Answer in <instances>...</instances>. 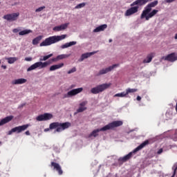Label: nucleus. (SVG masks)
<instances>
[{
	"label": "nucleus",
	"instance_id": "4be33fe9",
	"mask_svg": "<svg viewBox=\"0 0 177 177\" xmlns=\"http://www.w3.org/2000/svg\"><path fill=\"white\" fill-rule=\"evenodd\" d=\"M76 44H77V41H71L69 43H66L65 44L61 46V48H62V49L67 48L68 47L75 46Z\"/></svg>",
	"mask_w": 177,
	"mask_h": 177
},
{
	"label": "nucleus",
	"instance_id": "79ce46f5",
	"mask_svg": "<svg viewBox=\"0 0 177 177\" xmlns=\"http://www.w3.org/2000/svg\"><path fill=\"white\" fill-rule=\"evenodd\" d=\"M26 135H27L28 136H29V135H30V131H26Z\"/></svg>",
	"mask_w": 177,
	"mask_h": 177
},
{
	"label": "nucleus",
	"instance_id": "2eb2a0df",
	"mask_svg": "<svg viewBox=\"0 0 177 177\" xmlns=\"http://www.w3.org/2000/svg\"><path fill=\"white\" fill-rule=\"evenodd\" d=\"M51 167H54V169H56V171H58L59 175H62L63 171H62V167H61V166L59 165V164L56 163V162H51Z\"/></svg>",
	"mask_w": 177,
	"mask_h": 177
},
{
	"label": "nucleus",
	"instance_id": "ddd939ff",
	"mask_svg": "<svg viewBox=\"0 0 177 177\" xmlns=\"http://www.w3.org/2000/svg\"><path fill=\"white\" fill-rule=\"evenodd\" d=\"M53 118V115L51 113H46L37 116L36 119L38 121H46V120H49Z\"/></svg>",
	"mask_w": 177,
	"mask_h": 177
},
{
	"label": "nucleus",
	"instance_id": "c756f323",
	"mask_svg": "<svg viewBox=\"0 0 177 177\" xmlns=\"http://www.w3.org/2000/svg\"><path fill=\"white\" fill-rule=\"evenodd\" d=\"M136 91H138V89H136V88H129L127 89H126V93L127 94V95L131 93H135Z\"/></svg>",
	"mask_w": 177,
	"mask_h": 177
},
{
	"label": "nucleus",
	"instance_id": "8fccbe9b",
	"mask_svg": "<svg viewBox=\"0 0 177 177\" xmlns=\"http://www.w3.org/2000/svg\"><path fill=\"white\" fill-rule=\"evenodd\" d=\"M176 133L177 134V130L176 131Z\"/></svg>",
	"mask_w": 177,
	"mask_h": 177
},
{
	"label": "nucleus",
	"instance_id": "7c9ffc66",
	"mask_svg": "<svg viewBox=\"0 0 177 177\" xmlns=\"http://www.w3.org/2000/svg\"><path fill=\"white\" fill-rule=\"evenodd\" d=\"M86 109L87 108L85 107V106H80V108L77 110V113H82V112L84 111L85 110H86Z\"/></svg>",
	"mask_w": 177,
	"mask_h": 177
},
{
	"label": "nucleus",
	"instance_id": "7ed1b4c3",
	"mask_svg": "<svg viewBox=\"0 0 177 177\" xmlns=\"http://www.w3.org/2000/svg\"><path fill=\"white\" fill-rule=\"evenodd\" d=\"M53 55V54H50L48 55H46V56L41 57L39 59L40 62H37L35 63L34 64H32L31 66H30L27 69V71L29 72V71L35 70L36 68L42 69V68H46L48 66H49L50 64V62H42V61H46L50 57H51Z\"/></svg>",
	"mask_w": 177,
	"mask_h": 177
},
{
	"label": "nucleus",
	"instance_id": "1a4fd4ad",
	"mask_svg": "<svg viewBox=\"0 0 177 177\" xmlns=\"http://www.w3.org/2000/svg\"><path fill=\"white\" fill-rule=\"evenodd\" d=\"M83 91V88H75V89H73L70 91H68L67 93L64 95L63 98H69L73 96H75L76 95H77L78 93H81Z\"/></svg>",
	"mask_w": 177,
	"mask_h": 177
},
{
	"label": "nucleus",
	"instance_id": "5701e85b",
	"mask_svg": "<svg viewBox=\"0 0 177 177\" xmlns=\"http://www.w3.org/2000/svg\"><path fill=\"white\" fill-rule=\"evenodd\" d=\"M64 65V64L63 63H62V64H55V65L51 66L50 68V71H54L57 69H59L62 67H63Z\"/></svg>",
	"mask_w": 177,
	"mask_h": 177
},
{
	"label": "nucleus",
	"instance_id": "c03bdc74",
	"mask_svg": "<svg viewBox=\"0 0 177 177\" xmlns=\"http://www.w3.org/2000/svg\"><path fill=\"white\" fill-rule=\"evenodd\" d=\"M3 68H4V69H6V66H4V65H3L2 66H1Z\"/></svg>",
	"mask_w": 177,
	"mask_h": 177
},
{
	"label": "nucleus",
	"instance_id": "b1692460",
	"mask_svg": "<svg viewBox=\"0 0 177 177\" xmlns=\"http://www.w3.org/2000/svg\"><path fill=\"white\" fill-rule=\"evenodd\" d=\"M68 57H70V55L63 54V55H58L56 58H54L52 60L54 61V62H56V61L59 60V59H66Z\"/></svg>",
	"mask_w": 177,
	"mask_h": 177
},
{
	"label": "nucleus",
	"instance_id": "6e6552de",
	"mask_svg": "<svg viewBox=\"0 0 177 177\" xmlns=\"http://www.w3.org/2000/svg\"><path fill=\"white\" fill-rule=\"evenodd\" d=\"M29 126L30 124H27L22 126L16 127L12 129L10 131H9L8 135H12V133H21V132H24V131H26V129Z\"/></svg>",
	"mask_w": 177,
	"mask_h": 177
},
{
	"label": "nucleus",
	"instance_id": "39448f33",
	"mask_svg": "<svg viewBox=\"0 0 177 177\" xmlns=\"http://www.w3.org/2000/svg\"><path fill=\"white\" fill-rule=\"evenodd\" d=\"M66 37V35H55L50 37L46 38L43 42L40 44V46H48L55 43H57Z\"/></svg>",
	"mask_w": 177,
	"mask_h": 177
},
{
	"label": "nucleus",
	"instance_id": "0eeeda50",
	"mask_svg": "<svg viewBox=\"0 0 177 177\" xmlns=\"http://www.w3.org/2000/svg\"><path fill=\"white\" fill-rule=\"evenodd\" d=\"M111 84H102L101 85H98L93 88H91V92L93 94H98L100 93L103 92L104 90L107 89L110 87Z\"/></svg>",
	"mask_w": 177,
	"mask_h": 177
},
{
	"label": "nucleus",
	"instance_id": "cd10ccee",
	"mask_svg": "<svg viewBox=\"0 0 177 177\" xmlns=\"http://www.w3.org/2000/svg\"><path fill=\"white\" fill-rule=\"evenodd\" d=\"M6 59L8 60V62L10 64H14L16 61L18 60L17 57H8L6 58Z\"/></svg>",
	"mask_w": 177,
	"mask_h": 177
},
{
	"label": "nucleus",
	"instance_id": "e433bc0d",
	"mask_svg": "<svg viewBox=\"0 0 177 177\" xmlns=\"http://www.w3.org/2000/svg\"><path fill=\"white\" fill-rule=\"evenodd\" d=\"M87 103H88L87 101H84V102H82L80 105V106L85 107V106L87 104Z\"/></svg>",
	"mask_w": 177,
	"mask_h": 177
},
{
	"label": "nucleus",
	"instance_id": "473e14b6",
	"mask_svg": "<svg viewBox=\"0 0 177 177\" xmlns=\"http://www.w3.org/2000/svg\"><path fill=\"white\" fill-rule=\"evenodd\" d=\"M77 71V68L75 67H73L72 69L68 71V74H71L75 73Z\"/></svg>",
	"mask_w": 177,
	"mask_h": 177
},
{
	"label": "nucleus",
	"instance_id": "09e8293b",
	"mask_svg": "<svg viewBox=\"0 0 177 177\" xmlns=\"http://www.w3.org/2000/svg\"><path fill=\"white\" fill-rule=\"evenodd\" d=\"M176 111L177 112V102H176Z\"/></svg>",
	"mask_w": 177,
	"mask_h": 177
},
{
	"label": "nucleus",
	"instance_id": "20e7f679",
	"mask_svg": "<svg viewBox=\"0 0 177 177\" xmlns=\"http://www.w3.org/2000/svg\"><path fill=\"white\" fill-rule=\"evenodd\" d=\"M71 126V124L68 122H53L50 124L49 128L45 129L44 132H48L50 129H56L54 131V133H56V132H62L63 131H65V129H68V127Z\"/></svg>",
	"mask_w": 177,
	"mask_h": 177
},
{
	"label": "nucleus",
	"instance_id": "f704fd0d",
	"mask_svg": "<svg viewBox=\"0 0 177 177\" xmlns=\"http://www.w3.org/2000/svg\"><path fill=\"white\" fill-rule=\"evenodd\" d=\"M174 167H175L174 169V173H173V174H172V176L171 177H175V175L176 174L177 166L174 165Z\"/></svg>",
	"mask_w": 177,
	"mask_h": 177
},
{
	"label": "nucleus",
	"instance_id": "f3484780",
	"mask_svg": "<svg viewBox=\"0 0 177 177\" xmlns=\"http://www.w3.org/2000/svg\"><path fill=\"white\" fill-rule=\"evenodd\" d=\"M97 53V51H94V52H91V53H86L82 54L81 56V58L79 59V61L83 62L85 59L90 57L91 55H93Z\"/></svg>",
	"mask_w": 177,
	"mask_h": 177
},
{
	"label": "nucleus",
	"instance_id": "9d476101",
	"mask_svg": "<svg viewBox=\"0 0 177 177\" xmlns=\"http://www.w3.org/2000/svg\"><path fill=\"white\" fill-rule=\"evenodd\" d=\"M118 66H119V64H113L108 68H102L100 70V71H98V73H97V76H100L106 74L109 72L113 71L115 68H117Z\"/></svg>",
	"mask_w": 177,
	"mask_h": 177
},
{
	"label": "nucleus",
	"instance_id": "2f4dec72",
	"mask_svg": "<svg viewBox=\"0 0 177 177\" xmlns=\"http://www.w3.org/2000/svg\"><path fill=\"white\" fill-rule=\"evenodd\" d=\"M85 6H86L85 3H80L75 8V9H80V8H84Z\"/></svg>",
	"mask_w": 177,
	"mask_h": 177
},
{
	"label": "nucleus",
	"instance_id": "ea45409f",
	"mask_svg": "<svg viewBox=\"0 0 177 177\" xmlns=\"http://www.w3.org/2000/svg\"><path fill=\"white\" fill-rule=\"evenodd\" d=\"M25 60L27 61V62H30V61L32 60V57H26Z\"/></svg>",
	"mask_w": 177,
	"mask_h": 177
},
{
	"label": "nucleus",
	"instance_id": "aec40b11",
	"mask_svg": "<svg viewBox=\"0 0 177 177\" xmlns=\"http://www.w3.org/2000/svg\"><path fill=\"white\" fill-rule=\"evenodd\" d=\"M13 118H14V116L10 115V116L6 117L5 118L2 119L0 121V127L9 122L10 121H11L13 119Z\"/></svg>",
	"mask_w": 177,
	"mask_h": 177
},
{
	"label": "nucleus",
	"instance_id": "a211bd4d",
	"mask_svg": "<svg viewBox=\"0 0 177 177\" xmlns=\"http://www.w3.org/2000/svg\"><path fill=\"white\" fill-rule=\"evenodd\" d=\"M165 60H168L169 62H174L177 60V55L176 53H171L165 57Z\"/></svg>",
	"mask_w": 177,
	"mask_h": 177
},
{
	"label": "nucleus",
	"instance_id": "f03ea898",
	"mask_svg": "<svg viewBox=\"0 0 177 177\" xmlns=\"http://www.w3.org/2000/svg\"><path fill=\"white\" fill-rule=\"evenodd\" d=\"M123 122L120 120L113 121L101 129H97L88 136V138H97L99 135V132H105V131H109V129H113L115 127L122 126Z\"/></svg>",
	"mask_w": 177,
	"mask_h": 177
},
{
	"label": "nucleus",
	"instance_id": "58836bf2",
	"mask_svg": "<svg viewBox=\"0 0 177 177\" xmlns=\"http://www.w3.org/2000/svg\"><path fill=\"white\" fill-rule=\"evenodd\" d=\"M162 153H163V149L162 148L157 151V154H162Z\"/></svg>",
	"mask_w": 177,
	"mask_h": 177
},
{
	"label": "nucleus",
	"instance_id": "c9c22d12",
	"mask_svg": "<svg viewBox=\"0 0 177 177\" xmlns=\"http://www.w3.org/2000/svg\"><path fill=\"white\" fill-rule=\"evenodd\" d=\"M176 0H164V1H163V3H172V2H174V1H175Z\"/></svg>",
	"mask_w": 177,
	"mask_h": 177
},
{
	"label": "nucleus",
	"instance_id": "3c124183",
	"mask_svg": "<svg viewBox=\"0 0 177 177\" xmlns=\"http://www.w3.org/2000/svg\"><path fill=\"white\" fill-rule=\"evenodd\" d=\"M0 64H1V60H0Z\"/></svg>",
	"mask_w": 177,
	"mask_h": 177
},
{
	"label": "nucleus",
	"instance_id": "bb28decb",
	"mask_svg": "<svg viewBox=\"0 0 177 177\" xmlns=\"http://www.w3.org/2000/svg\"><path fill=\"white\" fill-rule=\"evenodd\" d=\"M42 37L41 36H39L37 37H36L35 39H34L32 40V44L33 45H37L39 43V41L41 40Z\"/></svg>",
	"mask_w": 177,
	"mask_h": 177
},
{
	"label": "nucleus",
	"instance_id": "de8ad7c7",
	"mask_svg": "<svg viewBox=\"0 0 177 177\" xmlns=\"http://www.w3.org/2000/svg\"><path fill=\"white\" fill-rule=\"evenodd\" d=\"M75 86V85H72L71 86V88H74Z\"/></svg>",
	"mask_w": 177,
	"mask_h": 177
},
{
	"label": "nucleus",
	"instance_id": "a19ab883",
	"mask_svg": "<svg viewBox=\"0 0 177 177\" xmlns=\"http://www.w3.org/2000/svg\"><path fill=\"white\" fill-rule=\"evenodd\" d=\"M26 105V103L21 104L19 106V109H22Z\"/></svg>",
	"mask_w": 177,
	"mask_h": 177
},
{
	"label": "nucleus",
	"instance_id": "6ab92c4d",
	"mask_svg": "<svg viewBox=\"0 0 177 177\" xmlns=\"http://www.w3.org/2000/svg\"><path fill=\"white\" fill-rule=\"evenodd\" d=\"M27 82V80L24 78L17 79L12 81V84L17 85V84H23Z\"/></svg>",
	"mask_w": 177,
	"mask_h": 177
},
{
	"label": "nucleus",
	"instance_id": "393cba45",
	"mask_svg": "<svg viewBox=\"0 0 177 177\" xmlns=\"http://www.w3.org/2000/svg\"><path fill=\"white\" fill-rule=\"evenodd\" d=\"M31 32H32V31L31 30L26 29V30H22V31L19 32V35L20 36H24V35H28Z\"/></svg>",
	"mask_w": 177,
	"mask_h": 177
},
{
	"label": "nucleus",
	"instance_id": "a18cd8bd",
	"mask_svg": "<svg viewBox=\"0 0 177 177\" xmlns=\"http://www.w3.org/2000/svg\"><path fill=\"white\" fill-rule=\"evenodd\" d=\"M174 39H177V33L175 35Z\"/></svg>",
	"mask_w": 177,
	"mask_h": 177
},
{
	"label": "nucleus",
	"instance_id": "4c0bfd02",
	"mask_svg": "<svg viewBox=\"0 0 177 177\" xmlns=\"http://www.w3.org/2000/svg\"><path fill=\"white\" fill-rule=\"evenodd\" d=\"M21 30V29L19 28H15L13 30H12V32H14V33H17V32H19Z\"/></svg>",
	"mask_w": 177,
	"mask_h": 177
},
{
	"label": "nucleus",
	"instance_id": "a878e982",
	"mask_svg": "<svg viewBox=\"0 0 177 177\" xmlns=\"http://www.w3.org/2000/svg\"><path fill=\"white\" fill-rule=\"evenodd\" d=\"M153 57V54H149L147 56V58L144 59V63H149L152 61V59Z\"/></svg>",
	"mask_w": 177,
	"mask_h": 177
},
{
	"label": "nucleus",
	"instance_id": "4468645a",
	"mask_svg": "<svg viewBox=\"0 0 177 177\" xmlns=\"http://www.w3.org/2000/svg\"><path fill=\"white\" fill-rule=\"evenodd\" d=\"M153 0H137L134 2H133V3H131L130 5V6H142L146 4L147 2L151 1Z\"/></svg>",
	"mask_w": 177,
	"mask_h": 177
},
{
	"label": "nucleus",
	"instance_id": "dca6fc26",
	"mask_svg": "<svg viewBox=\"0 0 177 177\" xmlns=\"http://www.w3.org/2000/svg\"><path fill=\"white\" fill-rule=\"evenodd\" d=\"M68 25H69V23H66V24H62L61 26H56V27L53 28V30L56 31V32H59V31L64 30L68 28Z\"/></svg>",
	"mask_w": 177,
	"mask_h": 177
},
{
	"label": "nucleus",
	"instance_id": "49530a36",
	"mask_svg": "<svg viewBox=\"0 0 177 177\" xmlns=\"http://www.w3.org/2000/svg\"><path fill=\"white\" fill-rule=\"evenodd\" d=\"M113 41V39H109V43L112 42Z\"/></svg>",
	"mask_w": 177,
	"mask_h": 177
},
{
	"label": "nucleus",
	"instance_id": "37998d69",
	"mask_svg": "<svg viewBox=\"0 0 177 177\" xmlns=\"http://www.w3.org/2000/svg\"><path fill=\"white\" fill-rule=\"evenodd\" d=\"M142 97L140 96H137V100L140 101Z\"/></svg>",
	"mask_w": 177,
	"mask_h": 177
},
{
	"label": "nucleus",
	"instance_id": "c85d7f7f",
	"mask_svg": "<svg viewBox=\"0 0 177 177\" xmlns=\"http://www.w3.org/2000/svg\"><path fill=\"white\" fill-rule=\"evenodd\" d=\"M127 91H123L120 93H116L115 95V97H127Z\"/></svg>",
	"mask_w": 177,
	"mask_h": 177
},
{
	"label": "nucleus",
	"instance_id": "423d86ee",
	"mask_svg": "<svg viewBox=\"0 0 177 177\" xmlns=\"http://www.w3.org/2000/svg\"><path fill=\"white\" fill-rule=\"evenodd\" d=\"M147 145H149V141L146 140L145 142L140 145V146L137 147V148L134 149L133 151L129 153V154L123 157L119 158V162H126L127 161H128V160H130V158H131L133 154H135L136 153H137V151L142 150V149H144V147H145V146H147Z\"/></svg>",
	"mask_w": 177,
	"mask_h": 177
},
{
	"label": "nucleus",
	"instance_id": "f8f14e48",
	"mask_svg": "<svg viewBox=\"0 0 177 177\" xmlns=\"http://www.w3.org/2000/svg\"><path fill=\"white\" fill-rule=\"evenodd\" d=\"M138 9H139V6L138 5H136L134 7L131 6V8H130V9L126 10V12L124 13V16H126V17L131 16V15H134L135 13L138 12Z\"/></svg>",
	"mask_w": 177,
	"mask_h": 177
},
{
	"label": "nucleus",
	"instance_id": "9b49d317",
	"mask_svg": "<svg viewBox=\"0 0 177 177\" xmlns=\"http://www.w3.org/2000/svg\"><path fill=\"white\" fill-rule=\"evenodd\" d=\"M19 16V13L17 12V13L6 15L3 18L9 21H14L17 19Z\"/></svg>",
	"mask_w": 177,
	"mask_h": 177
},
{
	"label": "nucleus",
	"instance_id": "412c9836",
	"mask_svg": "<svg viewBox=\"0 0 177 177\" xmlns=\"http://www.w3.org/2000/svg\"><path fill=\"white\" fill-rule=\"evenodd\" d=\"M106 28H107L106 24L101 25V26L95 28V29H94V30H93V32H99L101 31H104Z\"/></svg>",
	"mask_w": 177,
	"mask_h": 177
},
{
	"label": "nucleus",
	"instance_id": "72a5a7b5",
	"mask_svg": "<svg viewBox=\"0 0 177 177\" xmlns=\"http://www.w3.org/2000/svg\"><path fill=\"white\" fill-rule=\"evenodd\" d=\"M45 8H46L45 6L40 7V8H37V9L35 10V12H39L42 11L44 9H45Z\"/></svg>",
	"mask_w": 177,
	"mask_h": 177
},
{
	"label": "nucleus",
	"instance_id": "f257e3e1",
	"mask_svg": "<svg viewBox=\"0 0 177 177\" xmlns=\"http://www.w3.org/2000/svg\"><path fill=\"white\" fill-rule=\"evenodd\" d=\"M158 4V1H154L147 4L142 13H141V19H145L147 21H149L151 18L153 17L158 12V10H153L152 8L156 7ZM152 10V11H151Z\"/></svg>",
	"mask_w": 177,
	"mask_h": 177
}]
</instances>
